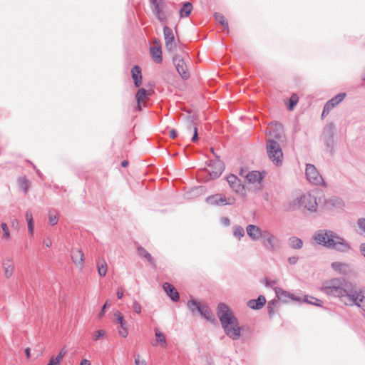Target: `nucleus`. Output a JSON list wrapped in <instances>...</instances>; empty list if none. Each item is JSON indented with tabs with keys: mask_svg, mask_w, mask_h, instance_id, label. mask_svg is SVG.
<instances>
[{
	"mask_svg": "<svg viewBox=\"0 0 365 365\" xmlns=\"http://www.w3.org/2000/svg\"><path fill=\"white\" fill-rule=\"evenodd\" d=\"M277 304V302L275 300L269 301L267 305L268 312L269 314L271 315L273 314V306H274Z\"/></svg>",
	"mask_w": 365,
	"mask_h": 365,
	"instance_id": "nucleus-43",
	"label": "nucleus"
},
{
	"mask_svg": "<svg viewBox=\"0 0 365 365\" xmlns=\"http://www.w3.org/2000/svg\"><path fill=\"white\" fill-rule=\"evenodd\" d=\"M234 202V198L227 200L226 197L222 194H216L206 198V202L211 205H232Z\"/></svg>",
	"mask_w": 365,
	"mask_h": 365,
	"instance_id": "nucleus-14",
	"label": "nucleus"
},
{
	"mask_svg": "<svg viewBox=\"0 0 365 365\" xmlns=\"http://www.w3.org/2000/svg\"><path fill=\"white\" fill-rule=\"evenodd\" d=\"M227 181L230 188L236 193H241L245 190V185L241 180L235 175H230L227 178Z\"/></svg>",
	"mask_w": 365,
	"mask_h": 365,
	"instance_id": "nucleus-18",
	"label": "nucleus"
},
{
	"mask_svg": "<svg viewBox=\"0 0 365 365\" xmlns=\"http://www.w3.org/2000/svg\"><path fill=\"white\" fill-rule=\"evenodd\" d=\"M28 223V230H29V232L31 235H33L34 233V220H31V221H28L27 222Z\"/></svg>",
	"mask_w": 365,
	"mask_h": 365,
	"instance_id": "nucleus-46",
	"label": "nucleus"
},
{
	"mask_svg": "<svg viewBox=\"0 0 365 365\" xmlns=\"http://www.w3.org/2000/svg\"><path fill=\"white\" fill-rule=\"evenodd\" d=\"M304 302L306 303L318 306V307H321L322 304V302L320 299H317L313 297H308V296H305V299H304Z\"/></svg>",
	"mask_w": 365,
	"mask_h": 365,
	"instance_id": "nucleus-37",
	"label": "nucleus"
},
{
	"mask_svg": "<svg viewBox=\"0 0 365 365\" xmlns=\"http://www.w3.org/2000/svg\"><path fill=\"white\" fill-rule=\"evenodd\" d=\"M114 317L118 323L120 324L121 329L119 330V334L123 337L128 336V330L126 328V321L124 319L123 316L119 311H116L114 314Z\"/></svg>",
	"mask_w": 365,
	"mask_h": 365,
	"instance_id": "nucleus-23",
	"label": "nucleus"
},
{
	"mask_svg": "<svg viewBox=\"0 0 365 365\" xmlns=\"http://www.w3.org/2000/svg\"><path fill=\"white\" fill-rule=\"evenodd\" d=\"M117 297L118 299H120L123 296V292L122 290L118 289L116 293Z\"/></svg>",
	"mask_w": 365,
	"mask_h": 365,
	"instance_id": "nucleus-55",
	"label": "nucleus"
},
{
	"mask_svg": "<svg viewBox=\"0 0 365 365\" xmlns=\"http://www.w3.org/2000/svg\"><path fill=\"white\" fill-rule=\"evenodd\" d=\"M148 95V91H146L145 88H141L138 89L135 94V99L137 101V108L138 110H142L141 103L143 102L144 98Z\"/></svg>",
	"mask_w": 365,
	"mask_h": 365,
	"instance_id": "nucleus-27",
	"label": "nucleus"
},
{
	"mask_svg": "<svg viewBox=\"0 0 365 365\" xmlns=\"http://www.w3.org/2000/svg\"><path fill=\"white\" fill-rule=\"evenodd\" d=\"M110 305H111V304L109 301L106 302V303L104 304V305L103 306V307L101 309V311L100 312V313L98 314L99 318L102 317L104 315L106 309L108 307H110Z\"/></svg>",
	"mask_w": 365,
	"mask_h": 365,
	"instance_id": "nucleus-42",
	"label": "nucleus"
},
{
	"mask_svg": "<svg viewBox=\"0 0 365 365\" xmlns=\"http://www.w3.org/2000/svg\"><path fill=\"white\" fill-rule=\"evenodd\" d=\"M262 238V245L268 251L274 252L279 248V240L269 230H264Z\"/></svg>",
	"mask_w": 365,
	"mask_h": 365,
	"instance_id": "nucleus-7",
	"label": "nucleus"
},
{
	"mask_svg": "<svg viewBox=\"0 0 365 365\" xmlns=\"http://www.w3.org/2000/svg\"><path fill=\"white\" fill-rule=\"evenodd\" d=\"M233 235L238 240H240L245 235V230L240 225H235L232 227Z\"/></svg>",
	"mask_w": 365,
	"mask_h": 365,
	"instance_id": "nucleus-35",
	"label": "nucleus"
},
{
	"mask_svg": "<svg viewBox=\"0 0 365 365\" xmlns=\"http://www.w3.org/2000/svg\"><path fill=\"white\" fill-rule=\"evenodd\" d=\"M193 9L192 4L190 2H185L183 4L182 7L179 11V16L180 18L188 17Z\"/></svg>",
	"mask_w": 365,
	"mask_h": 365,
	"instance_id": "nucleus-28",
	"label": "nucleus"
},
{
	"mask_svg": "<svg viewBox=\"0 0 365 365\" xmlns=\"http://www.w3.org/2000/svg\"><path fill=\"white\" fill-rule=\"evenodd\" d=\"M128 165V160H123L121 162V165L123 167V168H125L127 167Z\"/></svg>",
	"mask_w": 365,
	"mask_h": 365,
	"instance_id": "nucleus-57",
	"label": "nucleus"
},
{
	"mask_svg": "<svg viewBox=\"0 0 365 365\" xmlns=\"http://www.w3.org/2000/svg\"><path fill=\"white\" fill-rule=\"evenodd\" d=\"M26 220H27V222H28V221L34 220H33V217H32V213H31L30 211H27V212H26Z\"/></svg>",
	"mask_w": 365,
	"mask_h": 365,
	"instance_id": "nucleus-52",
	"label": "nucleus"
},
{
	"mask_svg": "<svg viewBox=\"0 0 365 365\" xmlns=\"http://www.w3.org/2000/svg\"><path fill=\"white\" fill-rule=\"evenodd\" d=\"M163 289L166 292L167 295L175 302H177L180 300L179 293L175 288V287L168 282H165L163 284Z\"/></svg>",
	"mask_w": 365,
	"mask_h": 365,
	"instance_id": "nucleus-21",
	"label": "nucleus"
},
{
	"mask_svg": "<svg viewBox=\"0 0 365 365\" xmlns=\"http://www.w3.org/2000/svg\"><path fill=\"white\" fill-rule=\"evenodd\" d=\"M331 268L339 274L349 275L352 273L351 265L348 263L334 262L331 264Z\"/></svg>",
	"mask_w": 365,
	"mask_h": 365,
	"instance_id": "nucleus-17",
	"label": "nucleus"
},
{
	"mask_svg": "<svg viewBox=\"0 0 365 365\" xmlns=\"http://www.w3.org/2000/svg\"><path fill=\"white\" fill-rule=\"evenodd\" d=\"M266 303V299L263 295H259L257 299H250L247 302V306L252 309H259Z\"/></svg>",
	"mask_w": 365,
	"mask_h": 365,
	"instance_id": "nucleus-25",
	"label": "nucleus"
},
{
	"mask_svg": "<svg viewBox=\"0 0 365 365\" xmlns=\"http://www.w3.org/2000/svg\"><path fill=\"white\" fill-rule=\"evenodd\" d=\"M80 365H91L90 361L87 359H83Z\"/></svg>",
	"mask_w": 365,
	"mask_h": 365,
	"instance_id": "nucleus-56",
	"label": "nucleus"
},
{
	"mask_svg": "<svg viewBox=\"0 0 365 365\" xmlns=\"http://www.w3.org/2000/svg\"><path fill=\"white\" fill-rule=\"evenodd\" d=\"M138 254L145 257L152 265L153 267H155V264L153 262V257L150 253H148L146 250L142 247H139L138 248Z\"/></svg>",
	"mask_w": 365,
	"mask_h": 365,
	"instance_id": "nucleus-33",
	"label": "nucleus"
},
{
	"mask_svg": "<svg viewBox=\"0 0 365 365\" xmlns=\"http://www.w3.org/2000/svg\"><path fill=\"white\" fill-rule=\"evenodd\" d=\"M288 244L290 247L299 250L301 249L303 246V242L302 240L297 237H291L288 240Z\"/></svg>",
	"mask_w": 365,
	"mask_h": 365,
	"instance_id": "nucleus-30",
	"label": "nucleus"
},
{
	"mask_svg": "<svg viewBox=\"0 0 365 365\" xmlns=\"http://www.w3.org/2000/svg\"><path fill=\"white\" fill-rule=\"evenodd\" d=\"M71 256L76 267L82 269L84 265V255L82 251L78 248H73L71 250Z\"/></svg>",
	"mask_w": 365,
	"mask_h": 365,
	"instance_id": "nucleus-19",
	"label": "nucleus"
},
{
	"mask_svg": "<svg viewBox=\"0 0 365 365\" xmlns=\"http://www.w3.org/2000/svg\"><path fill=\"white\" fill-rule=\"evenodd\" d=\"M265 177V172H259L258 170H252L249 172L245 178L247 181L253 185L255 192L260 191L262 189V180Z\"/></svg>",
	"mask_w": 365,
	"mask_h": 365,
	"instance_id": "nucleus-8",
	"label": "nucleus"
},
{
	"mask_svg": "<svg viewBox=\"0 0 365 365\" xmlns=\"http://www.w3.org/2000/svg\"><path fill=\"white\" fill-rule=\"evenodd\" d=\"M247 234L254 241H257L262 237L264 230L254 225H249L246 227Z\"/></svg>",
	"mask_w": 365,
	"mask_h": 365,
	"instance_id": "nucleus-20",
	"label": "nucleus"
},
{
	"mask_svg": "<svg viewBox=\"0 0 365 365\" xmlns=\"http://www.w3.org/2000/svg\"><path fill=\"white\" fill-rule=\"evenodd\" d=\"M135 365H147L146 361L144 359H140V356L137 355L135 357Z\"/></svg>",
	"mask_w": 365,
	"mask_h": 365,
	"instance_id": "nucleus-44",
	"label": "nucleus"
},
{
	"mask_svg": "<svg viewBox=\"0 0 365 365\" xmlns=\"http://www.w3.org/2000/svg\"><path fill=\"white\" fill-rule=\"evenodd\" d=\"M150 50L154 61L156 63H160L163 61L161 47L160 46H150Z\"/></svg>",
	"mask_w": 365,
	"mask_h": 365,
	"instance_id": "nucleus-26",
	"label": "nucleus"
},
{
	"mask_svg": "<svg viewBox=\"0 0 365 365\" xmlns=\"http://www.w3.org/2000/svg\"><path fill=\"white\" fill-rule=\"evenodd\" d=\"M16 222L17 223V221H16V220H14V221L13 222V223H14V224H16Z\"/></svg>",
	"mask_w": 365,
	"mask_h": 365,
	"instance_id": "nucleus-59",
	"label": "nucleus"
},
{
	"mask_svg": "<svg viewBox=\"0 0 365 365\" xmlns=\"http://www.w3.org/2000/svg\"><path fill=\"white\" fill-rule=\"evenodd\" d=\"M96 266H97L98 274L101 277H104L106 274L107 269H108L107 263L105 261V259H98L96 261Z\"/></svg>",
	"mask_w": 365,
	"mask_h": 365,
	"instance_id": "nucleus-29",
	"label": "nucleus"
},
{
	"mask_svg": "<svg viewBox=\"0 0 365 365\" xmlns=\"http://www.w3.org/2000/svg\"><path fill=\"white\" fill-rule=\"evenodd\" d=\"M105 334V331L103 330H98L96 332V334L93 336V339L94 338V339L97 340L101 337H103Z\"/></svg>",
	"mask_w": 365,
	"mask_h": 365,
	"instance_id": "nucleus-48",
	"label": "nucleus"
},
{
	"mask_svg": "<svg viewBox=\"0 0 365 365\" xmlns=\"http://www.w3.org/2000/svg\"><path fill=\"white\" fill-rule=\"evenodd\" d=\"M163 36L165 38V46L167 50L169 51H174L176 48L174 33L173 31L166 25L163 26Z\"/></svg>",
	"mask_w": 365,
	"mask_h": 365,
	"instance_id": "nucleus-13",
	"label": "nucleus"
},
{
	"mask_svg": "<svg viewBox=\"0 0 365 365\" xmlns=\"http://www.w3.org/2000/svg\"><path fill=\"white\" fill-rule=\"evenodd\" d=\"M334 123H330L324 127L322 132L323 140L330 152H332L334 148Z\"/></svg>",
	"mask_w": 365,
	"mask_h": 365,
	"instance_id": "nucleus-11",
	"label": "nucleus"
},
{
	"mask_svg": "<svg viewBox=\"0 0 365 365\" xmlns=\"http://www.w3.org/2000/svg\"><path fill=\"white\" fill-rule=\"evenodd\" d=\"M298 261V257L296 256H292L288 258V262L291 265H294L297 264Z\"/></svg>",
	"mask_w": 365,
	"mask_h": 365,
	"instance_id": "nucleus-47",
	"label": "nucleus"
},
{
	"mask_svg": "<svg viewBox=\"0 0 365 365\" xmlns=\"http://www.w3.org/2000/svg\"><path fill=\"white\" fill-rule=\"evenodd\" d=\"M65 356V352L60 351L56 357H51L47 365H60L63 358Z\"/></svg>",
	"mask_w": 365,
	"mask_h": 365,
	"instance_id": "nucleus-34",
	"label": "nucleus"
},
{
	"mask_svg": "<svg viewBox=\"0 0 365 365\" xmlns=\"http://www.w3.org/2000/svg\"><path fill=\"white\" fill-rule=\"evenodd\" d=\"M173 63L179 73L183 79H187L190 77V72L185 59L179 54L173 56Z\"/></svg>",
	"mask_w": 365,
	"mask_h": 365,
	"instance_id": "nucleus-10",
	"label": "nucleus"
},
{
	"mask_svg": "<svg viewBox=\"0 0 365 365\" xmlns=\"http://www.w3.org/2000/svg\"><path fill=\"white\" fill-rule=\"evenodd\" d=\"M16 222L17 223V221H16V220H14V221L13 222V223H14V224H16Z\"/></svg>",
	"mask_w": 365,
	"mask_h": 365,
	"instance_id": "nucleus-60",
	"label": "nucleus"
},
{
	"mask_svg": "<svg viewBox=\"0 0 365 365\" xmlns=\"http://www.w3.org/2000/svg\"><path fill=\"white\" fill-rule=\"evenodd\" d=\"M48 221L51 225H55L58 221V213L55 210H51L48 213Z\"/></svg>",
	"mask_w": 365,
	"mask_h": 365,
	"instance_id": "nucleus-36",
	"label": "nucleus"
},
{
	"mask_svg": "<svg viewBox=\"0 0 365 365\" xmlns=\"http://www.w3.org/2000/svg\"><path fill=\"white\" fill-rule=\"evenodd\" d=\"M267 152L269 159L276 165H279L282 163L283 153L279 144L273 139H269L267 142Z\"/></svg>",
	"mask_w": 365,
	"mask_h": 365,
	"instance_id": "nucleus-4",
	"label": "nucleus"
},
{
	"mask_svg": "<svg viewBox=\"0 0 365 365\" xmlns=\"http://www.w3.org/2000/svg\"><path fill=\"white\" fill-rule=\"evenodd\" d=\"M264 284L267 287H272L276 284V282L273 280H269L268 279H265Z\"/></svg>",
	"mask_w": 365,
	"mask_h": 365,
	"instance_id": "nucleus-51",
	"label": "nucleus"
},
{
	"mask_svg": "<svg viewBox=\"0 0 365 365\" xmlns=\"http://www.w3.org/2000/svg\"><path fill=\"white\" fill-rule=\"evenodd\" d=\"M346 93H340L328 101L324 106L322 117L327 115L335 106L339 104L345 98Z\"/></svg>",
	"mask_w": 365,
	"mask_h": 365,
	"instance_id": "nucleus-16",
	"label": "nucleus"
},
{
	"mask_svg": "<svg viewBox=\"0 0 365 365\" xmlns=\"http://www.w3.org/2000/svg\"><path fill=\"white\" fill-rule=\"evenodd\" d=\"M321 291L328 296L338 297L346 306L356 305L361 307L364 291L358 290L356 284L344 278H333L322 284Z\"/></svg>",
	"mask_w": 365,
	"mask_h": 365,
	"instance_id": "nucleus-1",
	"label": "nucleus"
},
{
	"mask_svg": "<svg viewBox=\"0 0 365 365\" xmlns=\"http://www.w3.org/2000/svg\"><path fill=\"white\" fill-rule=\"evenodd\" d=\"M155 335L158 338V341L156 342L153 343V346H158V342H160L162 346L165 347L166 346V338L165 334L160 332L158 328H155Z\"/></svg>",
	"mask_w": 365,
	"mask_h": 365,
	"instance_id": "nucleus-31",
	"label": "nucleus"
},
{
	"mask_svg": "<svg viewBox=\"0 0 365 365\" xmlns=\"http://www.w3.org/2000/svg\"><path fill=\"white\" fill-rule=\"evenodd\" d=\"M131 76L135 87H140L142 84L141 68L139 66H134L131 69Z\"/></svg>",
	"mask_w": 365,
	"mask_h": 365,
	"instance_id": "nucleus-24",
	"label": "nucleus"
},
{
	"mask_svg": "<svg viewBox=\"0 0 365 365\" xmlns=\"http://www.w3.org/2000/svg\"><path fill=\"white\" fill-rule=\"evenodd\" d=\"M214 18L216 21L224 26V29L229 32L228 22L225 19V17L220 13H215Z\"/></svg>",
	"mask_w": 365,
	"mask_h": 365,
	"instance_id": "nucleus-32",
	"label": "nucleus"
},
{
	"mask_svg": "<svg viewBox=\"0 0 365 365\" xmlns=\"http://www.w3.org/2000/svg\"><path fill=\"white\" fill-rule=\"evenodd\" d=\"M25 352H26V357L29 358L30 357V349L29 348H26L25 349Z\"/></svg>",
	"mask_w": 365,
	"mask_h": 365,
	"instance_id": "nucleus-58",
	"label": "nucleus"
},
{
	"mask_svg": "<svg viewBox=\"0 0 365 365\" xmlns=\"http://www.w3.org/2000/svg\"><path fill=\"white\" fill-rule=\"evenodd\" d=\"M274 291L277 299L282 302H287L289 299L299 300L298 298L294 297V294L288 293L280 287H275Z\"/></svg>",
	"mask_w": 365,
	"mask_h": 365,
	"instance_id": "nucleus-22",
	"label": "nucleus"
},
{
	"mask_svg": "<svg viewBox=\"0 0 365 365\" xmlns=\"http://www.w3.org/2000/svg\"><path fill=\"white\" fill-rule=\"evenodd\" d=\"M1 227L4 233L5 237L7 239L9 238L10 233H9V230L7 225L5 222H3V223H1Z\"/></svg>",
	"mask_w": 365,
	"mask_h": 365,
	"instance_id": "nucleus-40",
	"label": "nucleus"
},
{
	"mask_svg": "<svg viewBox=\"0 0 365 365\" xmlns=\"http://www.w3.org/2000/svg\"><path fill=\"white\" fill-rule=\"evenodd\" d=\"M187 306L192 314L197 312L208 321L213 319V314H212L210 308L207 304L201 305L197 303L195 299H191L187 302Z\"/></svg>",
	"mask_w": 365,
	"mask_h": 365,
	"instance_id": "nucleus-6",
	"label": "nucleus"
},
{
	"mask_svg": "<svg viewBox=\"0 0 365 365\" xmlns=\"http://www.w3.org/2000/svg\"><path fill=\"white\" fill-rule=\"evenodd\" d=\"M170 135V137L171 138H176V136H177V132H176V130H174V129L171 130L170 131V135Z\"/></svg>",
	"mask_w": 365,
	"mask_h": 365,
	"instance_id": "nucleus-53",
	"label": "nucleus"
},
{
	"mask_svg": "<svg viewBox=\"0 0 365 365\" xmlns=\"http://www.w3.org/2000/svg\"><path fill=\"white\" fill-rule=\"evenodd\" d=\"M43 244L46 247H50L51 245H52V241L51 240V238L49 237H47L46 239L43 240Z\"/></svg>",
	"mask_w": 365,
	"mask_h": 365,
	"instance_id": "nucleus-49",
	"label": "nucleus"
},
{
	"mask_svg": "<svg viewBox=\"0 0 365 365\" xmlns=\"http://www.w3.org/2000/svg\"><path fill=\"white\" fill-rule=\"evenodd\" d=\"M1 267L3 270L4 277L6 279H11L14 272L15 264L12 258L5 257L1 261Z\"/></svg>",
	"mask_w": 365,
	"mask_h": 365,
	"instance_id": "nucleus-15",
	"label": "nucleus"
},
{
	"mask_svg": "<svg viewBox=\"0 0 365 365\" xmlns=\"http://www.w3.org/2000/svg\"><path fill=\"white\" fill-rule=\"evenodd\" d=\"M29 183L26 179H25V178L20 179L19 187L24 192H27V190L29 189Z\"/></svg>",
	"mask_w": 365,
	"mask_h": 365,
	"instance_id": "nucleus-39",
	"label": "nucleus"
},
{
	"mask_svg": "<svg viewBox=\"0 0 365 365\" xmlns=\"http://www.w3.org/2000/svg\"><path fill=\"white\" fill-rule=\"evenodd\" d=\"M313 238L319 245L338 252L347 253L352 250L351 245L344 238L329 230H317Z\"/></svg>",
	"mask_w": 365,
	"mask_h": 365,
	"instance_id": "nucleus-2",
	"label": "nucleus"
},
{
	"mask_svg": "<svg viewBox=\"0 0 365 365\" xmlns=\"http://www.w3.org/2000/svg\"><path fill=\"white\" fill-rule=\"evenodd\" d=\"M209 173L212 179L218 178L224 170L225 166L222 161L217 157L215 160H212L209 163Z\"/></svg>",
	"mask_w": 365,
	"mask_h": 365,
	"instance_id": "nucleus-12",
	"label": "nucleus"
},
{
	"mask_svg": "<svg viewBox=\"0 0 365 365\" xmlns=\"http://www.w3.org/2000/svg\"><path fill=\"white\" fill-rule=\"evenodd\" d=\"M297 203L299 207L301 209L306 210L312 212L317 211V197L310 192L303 194L301 197H298Z\"/></svg>",
	"mask_w": 365,
	"mask_h": 365,
	"instance_id": "nucleus-5",
	"label": "nucleus"
},
{
	"mask_svg": "<svg viewBox=\"0 0 365 365\" xmlns=\"http://www.w3.org/2000/svg\"><path fill=\"white\" fill-rule=\"evenodd\" d=\"M305 175L307 180L315 185H324L325 182L319 173L315 166L312 164H307Z\"/></svg>",
	"mask_w": 365,
	"mask_h": 365,
	"instance_id": "nucleus-9",
	"label": "nucleus"
},
{
	"mask_svg": "<svg viewBox=\"0 0 365 365\" xmlns=\"http://www.w3.org/2000/svg\"><path fill=\"white\" fill-rule=\"evenodd\" d=\"M193 130H194V133H193V136L192 138V141L196 142L198 140V133H197V128L195 125H193Z\"/></svg>",
	"mask_w": 365,
	"mask_h": 365,
	"instance_id": "nucleus-45",
	"label": "nucleus"
},
{
	"mask_svg": "<svg viewBox=\"0 0 365 365\" xmlns=\"http://www.w3.org/2000/svg\"><path fill=\"white\" fill-rule=\"evenodd\" d=\"M299 97L297 94H293L289 98V104L287 107L288 110H291L293 109L294 106H296L298 103Z\"/></svg>",
	"mask_w": 365,
	"mask_h": 365,
	"instance_id": "nucleus-38",
	"label": "nucleus"
},
{
	"mask_svg": "<svg viewBox=\"0 0 365 365\" xmlns=\"http://www.w3.org/2000/svg\"><path fill=\"white\" fill-rule=\"evenodd\" d=\"M217 316L225 334L232 340H238L241 336L242 328L230 307L225 303H220L217 308Z\"/></svg>",
	"mask_w": 365,
	"mask_h": 365,
	"instance_id": "nucleus-3",
	"label": "nucleus"
},
{
	"mask_svg": "<svg viewBox=\"0 0 365 365\" xmlns=\"http://www.w3.org/2000/svg\"><path fill=\"white\" fill-rule=\"evenodd\" d=\"M133 308L135 313L140 314L141 312V306L136 300L133 302Z\"/></svg>",
	"mask_w": 365,
	"mask_h": 365,
	"instance_id": "nucleus-41",
	"label": "nucleus"
},
{
	"mask_svg": "<svg viewBox=\"0 0 365 365\" xmlns=\"http://www.w3.org/2000/svg\"><path fill=\"white\" fill-rule=\"evenodd\" d=\"M360 252H361L362 255L365 257V243H362L360 245Z\"/></svg>",
	"mask_w": 365,
	"mask_h": 365,
	"instance_id": "nucleus-54",
	"label": "nucleus"
},
{
	"mask_svg": "<svg viewBox=\"0 0 365 365\" xmlns=\"http://www.w3.org/2000/svg\"><path fill=\"white\" fill-rule=\"evenodd\" d=\"M363 80L365 81V77L364 78V79H363Z\"/></svg>",
	"mask_w": 365,
	"mask_h": 365,
	"instance_id": "nucleus-61",
	"label": "nucleus"
},
{
	"mask_svg": "<svg viewBox=\"0 0 365 365\" xmlns=\"http://www.w3.org/2000/svg\"><path fill=\"white\" fill-rule=\"evenodd\" d=\"M220 221H221L222 224L224 225L225 226H229L230 224V219L226 217H222Z\"/></svg>",
	"mask_w": 365,
	"mask_h": 365,
	"instance_id": "nucleus-50",
	"label": "nucleus"
}]
</instances>
